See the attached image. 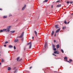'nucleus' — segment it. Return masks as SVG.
<instances>
[{
	"label": "nucleus",
	"instance_id": "obj_54",
	"mask_svg": "<svg viewBox=\"0 0 73 73\" xmlns=\"http://www.w3.org/2000/svg\"><path fill=\"white\" fill-rule=\"evenodd\" d=\"M65 28V27H64V28Z\"/></svg>",
	"mask_w": 73,
	"mask_h": 73
},
{
	"label": "nucleus",
	"instance_id": "obj_50",
	"mask_svg": "<svg viewBox=\"0 0 73 73\" xmlns=\"http://www.w3.org/2000/svg\"><path fill=\"white\" fill-rule=\"evenodd\" d=\"M52 8H53V5H52Z\"/></svg>",
	"mask_w": 73,
	"mask_h": 73
},
{
	"label": "nucleus",
	"instance_id": "obj_52",
	"mask_svg": "<svg viewBox=\"0 0 73 73\" xmlns=\"http://www.w3.org/2000/svg\"><path fill=\"white\" fill-rule=\"evenodd\" d=\"M72 14V15H73V14Z\"/></svg>",
	"mask_w": 73,
	"mask_h": 73
},
{
	"label": "nucleus",
	"instance_id": "obj_21",
	"mask_svg": "<svg viewBox=\"0 0 73 73\" xmlns=\"http://www.w3.org/2000/svg\"><path fill=\"white\" fill-rule=\"evenodd\" d=\"M17 72V69H16V70L14 71V73H16V72Z\"/></svg>",
	"mask_w": 73,
	"mask_h": 73
},
{
	"label": "nucleus",
	"instance_id": "obj_16",
	"mask_svg": "<svg viewBox=\"0 0 73 73\" xmlns=\"http://www.w3.org/2000/svg\"><path fill=\"white\" fill-rule=\"evenodd\" d=\"M52 47L53 49V48H55V46L54 44H52Z\"/></svg>",
	"mask_w": 73,
	"mask_h": 73
},
{
	"label": "nucleus",
	"instance_id": "obj_25",
	"mask_svg": "<svg viewBox=\"0 0 73 73\" xmlns=\"http://www.w3.org/2000/svg\"><path fill=\"white\" fill-rule=\"evenodd\" d=\"M53 50H55V51L56 50V48H53Z\"/></svg>",
	"mask_w": 73,
	"mask_h": 73
},
{
	"label": "nucleus",
	"instance_id": "obj_43",
	"mask_svg": "<svg viewBox=\"0 0 73 73\" xmlns=\"http://www.w3.org/2000/svg\"><path fill=\"white\" fill-rule=\"evenodd\" d=\"M70 22V21L68 22H67V24H69V22Z\"/></svg>",
	"mask_w": 73,
	"mask_h": 73
},
{
	"label": "nucleus",
	"instance_id": "obj_34",
	"mask_svg": "<svg viewBox=\"0 0 73 73\" xmlns=\"http://www.w3.org/2000/svg\"><path fill=\"white\" fill-rule=\"evenodd\" d=\"M64 23H65V24H67V22L66 21H65L64 22Z\"/></svg>",
	"mask_w": 73,
	"mask_h": 73
},
{
	"label": "nucleus",
	"instance_id": "obj_23",
	"mask_svg": "<svg viewBox=\"0 0 73 73\" xmlns=\"http://www.w3.org/2000/svg\"><path fill=\"white\" fill-rule=\"evenodd\" d=\"M7 29H3V31H5V32H6Z\"/></svg>",
	"mask_w": 73,
	"mask_h": 73
},
{
	"label": "nucleus",
	"instance_id": "obj_12",
	"mask_svg": "<svg viewBox=\"0 0 73 73\" xmlns=\"http://www.w3.org/2000/svg\"><path fill=\"white\" fill-rule=\"evenodd\" d=\"M56 48H60L59 44H58L56 45Z\"/></svg>",
	"mask_w": 73,
	"mask_h": 73
},
{
	"label": "nucleus",
	"instance_id": "obj_31",
	"mask_svg": "<svg viewBox=\"0 0 73 73\" xmlns=\"http://www.w3.org/2000/svg\"><path fill=\"white\" fill-rule=\"evenodd\" d=\"M70 3V2L69 1H68L67 2V4H69V3Z\"/></svg>",
	"mask_w": 73,
	"mask_h": 73
},
{
	"label": "nucleus",
	"instance_id": "obj_3",
	"mask_svg": "<svg viewBox=\"0 0 73 73\" xmlns=\"http://www.w3.org/2000/svg\"><path fill=\"white\" fill-rule=\"evenodd\" d=\"M55 28H56V29H58V28H59V27H58V25H56L55 26Z\"/></svg>",
	"mask_w": 73,
	"mask_h": 73
},
{
	"label": "nucleus",
	"instance_id": "obj_44",
	"mask_svg": "<svg viewBox=\"0 0 73 73\" xmlns=\"http://www.w3.org/2000/svg\"><path fill=\"white\" fill-rule=\"evenodd\" d=\"M32 38H33V39H34V37L33 36Z\"/></svg>",
	"mask_w": 73,
	"mask_h": 73
},
{
	"label": "nucleus",
	"instance_id": "obj_33",
	"mask_svg": "<svg viewBox=\"0 0 73 73\" xmlns=\"http://www.w3.org/2000/svg\"><path fill=\"white\" fill-rule=\"evenodd\" d=\"M73 3V1H71L70 2V4H72Z\"/></svg>",
	"mask_w": 73,
	"mask_h": 73
},
{
	"label": "nucleus",
	"instance_id": "obj_18",
	"mask_svg": "<svg viewBox=\"0 0 73 73\" xmlns=\"http://www.w3.org/2000/svg\"><path fill=\"white\" fill-rule=\"evenodd\" d=\"M3 19H5V18H7V16H4L3 17Z\"/></svg>",
	"mask_w": 73,
	"mask_h": 73
},
{
	"label": "nucleus",
	"instance_id": "obj_51",
	"mask_svg": "<svg viewBox=\"0 0 73 73\" xmlns=\"http://www.w3.org/2000/svg\"><path fill=\"white\" fill-rule=\"evenodd\" d=\"M1 62H0V65H1Z\"/></svg>",
	"mask_w": 73,
	"mask_h": 73
},
{
	"label": "nucleus",
	"instance_id": "obj_29",
	"mask_svg": "<svg viewBox=\"0 0 73 73\" xmlns=\"http://www.w3.org/2000/svg\"><path fill=\"white\" fill-rule=\"evenodd\" d=\"M61 50L62 53H64V51L63 50L61 49Z\"/></svg>",
	"mask_w": 73,
	"mask_h": 73
},
{
	"label": "nucleus",
	"instance_id": "obj_41",
	"mask_svg": "<svg viewBox=\"0 0 73 73\" xmlns=\"http://www.w3.org/2000/svg\"><path fill=\"white\" fill-rule=\"evenodd\" d=\"M32 66H31L30 67V69H32Z\"/></svg>",
	"mask_w": 73,
	"mask_h": 73
},
{
	"label": "nucleus",
	"instance_id": "obj_8",
	"mask_svg": "<svg viewBox=\"0 0 73 73\" xmlns=\"http://www.w3.org/2000/svg\"><path fill=\"white\" fill-rule=\"evenodd\" d=\"M61 6V5H58L56 6V7L57 8H59V7H60Z\"/></svg>",
	"mask_w": 73,
	"mask_h": 73
},
{
	"label": "nucleus",
	"instance_id": "obj_19",
	"mask_svg": "<svg viewBox=\"0 0 73 73\" xmlns=\"http://www.w3.org/2000/svg\"><path fill=\"white\" fill-rule=\"evenodd\" d=\"M15 32V31H10V32H11V33H14V32Z\"/></svg>",
	"mask_w": 73,
	"mask_h": 73
},
{
	"label": "nucleus",
	"instance_id": "obj_47",
	"mask_svg": "<svg viewBox=\"0 0 73 73\" xmlns=\"http://www.w3.org/2000/svg\"><path fill=\"white\" fill-rule=\"evenodd\" d=\"M6 45H4V46H5H5H6Z\"/></svg>",
	"mask_w": 73,
	"mask_h": 73
},
{
	"label": "nucleus",
	"instance_id": "obj_10",
	"mask_svg": "<svg viewBox=\"0 0 73 73\" xmlns=\"http://www.w3.org/2000/svg\"><path fill=\"white\" fill-rule=\"evenodd\" d=\"M6 29V32H9V31H10L9 29H8L7 28V29Z\"/></svg>",
	"mask_w": 73,
	"mask_h": 73
},
{
	"label": "nucleus",
	"instance_id": "obj_37",
	"mask_svg": "<svg viewBox=\"0 0 73 73\" xmlns=\"http://www.w3.org/2000/svg\"><path fill=\"white\" fill-rule=\"evenodd\" d=\"M60 2V0L56 2L57 3H58V2Z\"/></svg>",
	"mask_w": 73,
	"mask_h": 73
},
{
	"label": "nucleus",
	"instance_id": "obj_2",
	"mask_svg": "<svg viewBox=\"0 0 73 73\" xmlns=\"http://www.w3.org/2000/svg\"><path fill=\"white\" fill-rule=\"evenodd\" d=\"M27 44V45L30 44L29 48V49H31V47H32V42H29V43H28Z\"/></svg>",
	"mask_w": 73,
	"mask_h": 73
},
{
	"label": "nucleus",
	"instance_id": "obj_26",
	"mask_svg": "<svg viewBox=\"0 0 73 73\" xmlns=\"http://www.w3.org/2000/svg\"><path fill=\"white\" fill-rule=\"evenodd\" d=\"M24 40V38H22L21 39V41H23V40Z\"/></svg>",
	"mask_w": 73,
	"mask_h": 73
},
{
	"label": "nucleus",
	"instance_id": "obj_27",
	"mask_svg": "<svg viewBox=\"0 0 73 73\" xmlns=\"http://www.w3.org/2000/svg\"><path fill=\"white\" fill-rule=\"evenodd\" d=\"M69 60L70 61V62H72V60L71 59H69Z\"/></svg>",
	"mask_w": 73,
	"mask_h": 73
},
{
	"label": "nucleus",
	"instance_id": "obj_49",
	"mask_svg": "<svg viewBox=\"0 0 73 73\" xmlns=\"http://www.w3.org/2000/svg\"><path fill=\"white\" fill-rule=\"evenodd\" d=\"M54 42H56V40H54Z\"/></svg>",
	"mask_w": 73,
	"mask_h": 73
},
{
	"label": "nucleus",
	"instance_id": "obj_28",
	"mask_svg": "<svg viewBox=\"0 0 73 73\" xmlns=\"http://www.w3.org/2000/svg\"><path fill=\"white\" fill-rule=\"evenodd\" d=\"M48 0H46L44 1V2H47Z\"/></svg>",
	"mask_w": 73,
	"mask_h": 73
},
{
	"label": "nucleus",
	"instance_id": "obj_9",
	"mask_svg": "<svg viewBox=\"0 0 73 73\" xmlns=\"http://www.w3.org/2000/svg\"><path fill=\"white\" fill-rule=\"evenodd\" d=\"M47 45V42H46L45 44V46H44V47H45V48H46V47Z\"/></svg>",
	"mask_w": 73,
	"mask_h": 73
},
{
	"label": "nucleus",
	"instance_id": "obj_11",
	"mask_svg": "<svg viewBox=\"0 0 73 73\" xmlns=\"http://www.w3.org/2000/svg\"><path fill=\"white\" fill-rule=\"evenodd\" d=\"M9 47L10 48H13V46L12 45H10L9 46Z\"/></svg>",
	"mask_w": 73,
	"mask_h": 73
},
{
	"label": "nucleus",
	"instance_id": "obj_46",
	"mask_svg": "<svg viewBox=\"0 0 73 73\" xmlns=\"http://www.w3.org/2000/svg\"><path fill=\"white\" fill-rule=\"evenodd\" d=\"M62 29H64V27H63Z\"/></svg>",
	"mask_w": 73,
	"mask_h": 73
},
{
	"label": "nucleus",
	"instance_id": "obj_15",
	"mask_svg": "<svg viewBox=\"0 0 73 73\" xmlns=\"http://www.w3.org/2000/svg\"><path fill=\"white\" fill-rule=\"evenodd\" d=\"M11 28V26H9L7 27V28L9 29Z\"/></svg>",
	"mask_w": 73,
	"mask_h": 73
},
{
	"label": "nucleus",
	"instance_id": "obj_24",
	"mask_svg": "<svg viewBox=\"0 0 73 73\" xmlns=\"http://www.w3.org/2000/svg\"><path fill=\"white\" fill-rule=\"evenodd\" d=\"M19 59H20V58L19 57H18L17 58V61H18L19 60Z\"/></svg>",
	"mask_w": 73,
	"mask_h": 73
},
{
	"label": "nucleus",
	"instance_id": "obj_32",
	"mask_svg": "<svg viewBox=\"0 0 73 73\" xmlns=\"http://www.w3.org/2000/svg\"><path fill=\"white\" fill-rule=\"evenodd\" d=\"M59 53H60L59 52L57 51V53H56L57 54H59Z\"/></svg>",
	"mask_w": 73,
	"mask_h": 73
},
{
	"label": "nucleus",
	"instance_id": "obj_39",
	"mask_svg": "<svg viewBox=\"0 0 73 73\" xmlns=\"http://www.w3.org/2000/svg\"><path fill=\"white\" fill-rule=\"evenodd\" d=\"M52 55H54V56H56V55L54 54H52Z\"/></svg>",
	"mask_w": 73,
	"mask_h": 73
},
{
	"label": "nucleus",
	"instance_id": "obj_5",
	"mask_svg": "<svg viewBox=\"0 0 73 73\" xmlns=\"http://www.w3.org/2000/svg\"><path fill=\"white\" fill-rule=\"evenodd\" d=\"M19 41V39H15L14 40V42H18Z\"/></svg>",
	"mask_w": 73,
	"mask_h": 73
},
{
	"label": "nucleus",
	"instance_id": "obj_40",
	"mask_svg": "<svg viewBox=\"0 0 73 73\" xmlns=\"http://www.w3.org/2000/svg\"><path fill=\"white\" fill-rule=\"evenodd\" d=\"M7 43H8V42H6L5 44H7Z\"/></svg>",
	"mask_w": 73,
	"mask_h": 73
},
{
	"label": "nucleus",
	"instance_id": "obj_45",
	"mask_svg": "<svg viewBox=\"0 0 73 73\" xmlns=\"http://www.w3.org/2000/svg\"><path fill=\"white\" fill-rule=\"evenodd\" d=\"M0 10L1 11V10H2V9H0Z\"/></svg>",
	"mask_w": 73,
	"mask_h": 73
},
{
	"label": "nucleus",
	"instance_id": "obj_22",
	"mask_svg": "<svg viewBox=\"0 0 73 73\" xmlns=\"http://www.w3.org/2000/svg\"><path fill=\"white\" fill-rule=\"evenodd\" d=\"M16 69V67H14L13 68V70H15Z\"/></svg>",
	"mask_w": 73,
	"mask_h": 73
},
{
	"label": "nucleus",
	"instance_id": "obj_14",
	"mask_svg": "<svg viewBox=\"0 0 73 73\" xmlns=\"http://www.w3.org/2000/svg\"><path fill=\"white\" fill-rule=\"evenodd\" d=\"M64 60H67L68 58L67 57L65 56L64 58Z\"/></svg>",
	"mask_w": 73,
	"mask_h": 73
},
{
	"label": "nucleus",
	"instance_id": "obj_4",
	"mask_svg": "<svg viewBox=\"0 0 73 73\" xmlns=\"http://www.w3.org/2000/svg\"><path fill=\"white\" fill-rule=\"evenodd\" d=\"M60 29H58L56 31V33H58V32H60Z\"/></svg>",
	"mask_w": 73,
	"mask_h": 73
},
{
	"label": "nucleus",
	"instance_id": "obj_13",
	"mask_svg": "<svg viewBox=\"0 0 73 73\" xmlns=\"http://www.w3.org/2000/svg\"><path fill=\"white\" fill-rule=\"evenodd\" d=\"M54 31H52V33H51V35H53V34H54Z\"/></svg>",
	"mask_w": 73,
	"mask_h": 73
},
{
	"label": "nucleus",
	"instance_id": "obj_42",
	"mask_svg": "<svg viewBox=\"0 0 73 73\" xmlns=\"http://www.w3.org/2000/svg\"><path fill=\"white\" fill-rule=\"evenodd\" d=\"M21 60H22V59H21L19 60V61H21Z\"/></svg>",
	"mask_w": 73,
	"mask_h": 73
},
{
	"label": "nucleus",
	"instance_id": "obj_36",
	"mask_svg": "<svg viewBox=\"0 0 73 73\" xmlns=\"http://www.w3.org/2000/svg\"><path fill=\"white\" fill-rule=\"evenodd\" d=\"M66 61L67 62H69V63H70V62L68 60H66Z\"/></svg>",
	"mask_w": 73,
	"mask_h": 73
},
{
	"label": "nucleus",
	"instance_id": "obj_48",
	"mask_svg": "<svg viewBox=\"0 0 73 73\" xmlns=\"http://www.w3.org/2000/svg\"><path fill=\"white\" fill-rule=\"evenodd\" d=\"M56 34H55V35H54L55 37H56Z\"/></svg>",
	"mask_w": 73,
	"mask_h": 73
},
{
	"label": "nucleus",
	"instance_id": "obj_17",
	"mask_svg": "<svg viewBox=\"0 0 73 73\" xmlns=\"http://www.w3.org/2000/svg\"><path fill=\"white\" fill-rule=\"evenodd\" d=\"M8 70H11V68L10 67H8Z\"/></svg>",
	"mask_w": 73,
	"mask_h": 73
},
{
	"label": "nucleus",
	"instance_id": "obj_7",
	"mask_svg": "<svg viewBox=\"0 0 73 73\" xmlns=\"http://www.w3.org/2000/svg\"><path fill=\"white\" fill-rule=\"evenodd\" d=\"M34 32L36 36H37V33L36 31H35Z\"/></svg>",
	"mask_w": 73,
	"mask_h": 73
},
{
	"label": "nucleus",
	"instance_id": "obj_53",
	"mask_svg": "<svg viewBox=\"0 0 73 73\" xmlns=\"http://www.w3.org/2000/svg\"><path fill=\"white\" fill-rule=\"evenodd\" d=\"M11 16H12V15H11Z\"/></svg>",
	"mask_w": 73,
	"mask_h": 73
},
{
	"label": "nucleus",
	"instance_id": "obj_20",
	"mask_svg": "<svg viewBox=\"0 0 73 73\" xmlns=\"http://www.w3.org/2000/svg\"><path fill=\"white\" fill-rule=\"evenodd\" d=\"M57 51H54V54H57Z\"/></svg>",
	"mask_w": 73,
	"mask_h": 73
},
{
	"label": "nucleus",
	"instance_id": "obj_35",
	"mask_svg": "<svg viewBox=\"0 0 73 73\" xmlns=\"http://www.w3.org/2000/svg\"><path fill=\"white\" fill-rule=\"evenodd\" d=\"M3 32V30H1L0 31V32Z\"/></svg>",
	"mask_w": 73,
	"mask_h": 73
},
{
	"label": "nucleus",
	"instance_id": "obj_6",
	"mask_svg": "<svg viewBox=\"0 0 73 73\" xmlns=\"http://www.w3.org/2000/svg\"><path fill=\"white\" fill-rule=\"evenodd\" d=\"M25 7H26V5H25V6L23 7L22 9V10H24L25 8Z\"/></svg>",
	"mask_w": 73,
	"mask_h": 73
},
{
	"label": "nucleus",
	"instance_id": "obj_1",
	"mask_svg": "<svg viewBox=\"0 0 73 73\" xmlns=\"http://www.w3.org/2000/svg\"><path fill=\"white\" fill-rule=\"evenodd\" d=\"M24 33L23 32L22 33L21 35L20 36H17V38H23V37L24 36Z\"/></svg>",
	"mask_w": 73,
	"mask_h": 73
},
{
	"label": "nucleus",
	"instance_id": "obj_38",
	"mask_svg": "<svg viewBox=\"0 0 73 73\" xmlns=\"http://www.w3.org/2000/svg\"><path fill=\"white\" fill-rule=\"evenodd\" d=\"M14 48L15 50V49H16V47H15V46H14Z\"/></svg>",
	"mask_w": 73,
	"mask_h": 73
},
{
	"label": "nucleus",
	"instance_id": "obj_30",
	"mask_svg": "<svg viewBox=\"0 0 73 73\" xmlns=\"http://www.w3.org/2000/svg\"><path fill=\"white\" fill-rule=\"evenodd\" d=\"M1 62H4V60L3 59L1 60Z\"/></svg>",
	"mask_w": 73,
	"mask_h": 73
}]
</instances>
